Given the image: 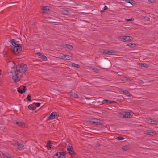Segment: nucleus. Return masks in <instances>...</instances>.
<instances>
[{
	"instance_id": "nucleus-1",
	"label": "nucleus",
	"mask_w": 158,
	"mask_h": 158,
	"mask_svg": "<svg viewBox=\"0 0 158 158\" xmlns=\"http://www.w3.org/2000/svg\"><path fill=\"white\" fill-rule=\"evenodd\" d=\"M14 65L11 68L10 72L12 75V78L15 83L19 81L23 74L27 70V67L26 64H23L16 65L13 62Z\"/></svg>"
},
{
	"instance_id": "nucleus-2",
	"label": "nucleus",
	"mask_w": 158,
	"mask_h": 158,
	"mask_svg": "<svg viewBox=\"0 0 158 158\" xmlns=\"http://www.w3.org/2000/svg\"><path fill=\"white\" fill-rule=\"evenodd\" d=\"M90 123H93L96 125H103V122L102 120L93 118H90L89 121Z\"/></svg>"
},
{
	"instance_id": "nucleus-3",
	"label": "nucleus",
	"mask_w": 158,
	"mask_h": 158,
	"mask_svg": "<svg viewBox=\"0 0 158 158\" xmlns=\"http://www.w3.org/2000/svg\"><path fill=\"white\" fill-rule=\"evenodd\" d=\"M22 49V48L20 45L18 46H15V47H13L11 50L15 54L17 55L21 52Z\"/></svg>"
},
{
	"instance_id": "nucleus-4",
	"label": "nucleus",
	"mask_w": 158,
	"mask_h": 158,
	"mask_svg": "<svg viewBox=\"0 0 158 158\" xmlns=\"http://www.w3.org/2000/svg\"><path fill=\"white\" fill-rule=\"evenodd\" d=\"M120 40L122 41L128 42L133 40V38L131 36L123 35L120 37Z\"/></svg>"
},
{
	"instance_id": "nucleus-5",
	"label": "nucleus",
	"mask_w": 158,
	"mask_h": 158,
	"mask_svg": "<svg viewBox=\"0 0 158 158\" xmlns=\"http://www.w3.org/2000/svg\"><path fill=\"white\" fill-rule=\"evenodd\" d=\"M120 114L121 115L123 116V118H132L133 116V114L131 112H128L123 111L120 112Z\"/></svg>"
},
{
	"instance_id": "nucleus-6",
	"label": "nucleus",
	"mask_w": 158,
	"mask_h": 158,
	"mask_svg": "<svg viewBox=\"0 0 158 158\" xmlns=\"http://www.w3.org/2000/svg\"><path fill=\"white\" fill-rule=\"evenodd\" d=\"M90 99L89 98H85V99L84 101V102L85 104L88 105H91V103L92 104L97 103H100L101 102L100 101H97L96 99H94V100L90 101Z\"/></svg>"
},
{
	"instance_id": "nucleus-7",
	"label": "nucleus",
	"mask_w": 158,
	"mask_h": 158,
	"mask_svg": "<svg viewBox=\"0 0 158 158\" xmlns=\"http://www.w3.org/2000/svg\"><path fill=\"white\" fill-rule=\"evenodd\" d=\"M110 62L109 60H104L102 61L101 64L103 68H105L110 66Z\"/></svg>"
},
{
	"instance_id": "nucleus-8",
	"label": "nucleus",
	"mask_w": 158,
	"mask_h": 158,
	"mask_svg": "<svg viewBox=\"0 0 158 158\" xmlns=\"http://www.w3.org/2000/svg\"><path fill=\"white\" fill-rule=\"evenodd\" d=\"M58 115L57 113L56 112H54L50 114V116L48 117L47 119L48 120H50L57 118Z\"/></svg>"
},
{
	"instance_id": "nucleus-9",
	"label": "nucleus",
	"mask_w": 158,
	"mask_h": 158,
	"mask_svg": "<svg viewBox=\"0 0 158 158\" xmlns=\"http://www.w3.org/2000/svg\"><path fill=\"white\" fill-rule=\"evenodd\" d=\"M67 150L68 152V153H69L72 156H75V155L77 156L76 153L74 152L73 148L72 147L70 146H68L67 148Z\"/></svg>"
},
{
	"instance_id": "nucleus-10",
	"label": "nucleus",
	"mask_w": 158,
	"mask_h": 158,
	"mask_svg": "<svg viewBox=\"0 0 158 158\" xmlns=\"http://www.w3.org/2000/svg\"><path fill=\"white\" fill-rule=\"evenodd\" d=\"M144 134L145 135L153 136L157 134L156 132L154 131L147 130L144 132Z\"/></svg>"
},
{
	"instance_id": "nucleus-11",
	"label": "nucleus",
	"mask_w": 158,
	"mask_h": 158,
	"mask_svg": "<svg viewBox=\"0 0 158 158\" xmlns=\"http://www.w3.org/2000/svg\"><path fill=\"white\" fill-rule=\"evenodd\" d=\"M26 91V87L25 86H21L17 88L18 92L21 94L25 92Z\"/></svg>"
},
{
	"instance_id": "nucleus-12",
	"label": "nucleus",
	"mask_w": 158,
	"mask_h": 158,
	"mask_svg": "<svg viewBox=\"0 0 158 158\" xmlns=\"http://www.w3.org/2000/svg\"><path fill=\"white\" fill-rule=\"evenodd\" d=\"M102 53L104 54L110 55L112 53H114V51L113 50H109L107 49H103Z\"/></svg>"
},
{
	"instance_id": "nucleus-13",
	"label": "nucleus",
	"mask_w": 158,
	"mask_h": 158,
	"mask_svg": "<svg viewBox=\"0 0 158 158\" xmlns=\"http://www.w3.org/2000/svg\"><path fill=\"white\" fill-rule=\"evenodd\" d=\"M10 42L14 46V47H15V46H18L21 45V44L17 43L18 42L15 39H11Z\"/></svg>"
},
{
	"instance_id": "nucleus-14",
	"label": "nucleus",
	"mask_w": 158,
	"mask_h": 158,
	"mask_svg": "<svg viewBox=\"0 0 158 158\" xmlns=\"http://www.w3.org/2000/svg\"><path fill=\"white\" fill-rule=\"evenodd\" d=\"M15 145H17V148L19 150H22L24 149V146L23 145L18 142H15Z\"/></svg>"
},
{
	"instance_id": "nucleus-15",
	"label": "nucleus",
	"mask_w": 158,
	"mask_h": 158,
	"mask_svg": "<svg viewBox=\"0 0 158 158\" xmlns=\"http://www.w3.org/2000/svg\"><path fill=\"white\" fill-rule=\"evenodd\" d=\"M14 124L17 125L18 126L21 127H24L25 126L24 123L21 122H17L16 121H14Z\"/></svg>"
},
{
	"instance_id": "nucleus-16",
	"label": "nucleus",
	"mask_w": 158,
	"mask_h": 158,
	"mask_svg": "<svg viewBox=\"0 0 158 158\" xmlns=\"http://www.w3.org/2000/svg\"><path fill=\"white\" fill-rule=\"evenodd\" d=\"M148 123L152 125H158V121L156 120H154L152 119H149L148 120Z\"/></svg>"
},
{
	"instance_id": "nucleus-17",
	"label": "nucleus",
	"mask_w": 158,
	"mask_h": 158,
	"mask_svg": "<svg viewBox=\"0 0 158 158\" xmlns=\"http://www.w3.org/2000/svg\"><path fill=\"white\" fill-rule=\"evenodd\" d=\"M59 158H66L65 153L64 152H58Z\"/></svg>"
},
{
	"instance_id": "nucleus-18",
	"label": "nucleus",
	"mask_w": 158,
	"mask_h": 158,
	"mask_svg": "<svg viewBox=\"0 0 158 158\" xmlns=\"http://www.w3.org/2000/svg\"><path fill=\"white\" fill-rule=\"evenodd\" d=\"M38 56L39 58H40L42 60L44 61H45L47 60V58L46 56L44 55H42V54L40 53H38Z\"/></svg>"
},
{
	"instance_id": "nucleus-19",
	"label": "nucleus",
	"mask_w": 158,
	"mask_h": 158,
	"mask_svg": "<svg viewBox=\"0 0 158 158\" xmlns=\"http://www.w3.org/2000/svg\"><path fill=\"white\" fill-rule=\"evenodd\" d=\"M63 47L64 48H67L70 50H72L73 48V47L71 45L69 44H65L63 45Z\"/></svg>"
},
{
	"instance_id": "nucleus-20",
	"label": "nucleus",
	"mask_w": 158,
	"mask_h": 158,
	"mask_svg": "<svg viewBox=\"0 0 158 158\" xmlns=\"http://www.w3.org/2000/svg\"><path fill=\"white\" fill-rule=\"evenodd\" d=\"M0 155L1 156V157L2 158H14L13 156H7L1 152L0 153Z\"/></svg>"
},
{
	"instance_id": "nucleus-21",
	"label": "nucleus",
	"mask_w": 158,
	"mask_h": 158,
	"mask_svg": "<svg viewBox=\"0 0 158 158\" xmlns=\"http://www.w3.org/2000/svg\"><path fill=\"white\" fill-rule=\"evenodd\" d=\"M125 1L127 3L131 4L132 5L136 4V2L133 0H126Z\"/></svg>"
},
{
	"instance_id": "nucleus-22",
	"label": "nucleus",
	"mask_w": 158,
	"mask_h": 158,
	"mask_svg": "<svg viewBox=\"0 0 158 158\" xmlns=\"http://www.w3.org/2000/svg\"><path fill=\"white\" fill-rule=\"evenodd\" d=\"M115 102H114V101H110L109 100H107V99H105V100H103L102 102H101V103L102 104H104L106 103H114Z\"/></svg>"
},
{
	"instance_id": "nucleus-23",
	"label": "nucleus",
	"mask_w": 158,
	"mask_h": 158,
	"mask_svg": "<svg viewBox=\"0 0 158 158\" xmlns=\"http://www.w3.org/2000/svg\"><path fill=\"white\" fill-rule=\"evenodd\" d=\"M42 10H43V13H47L48 11H49V9L47 8V6H43Z\"/></svg>"
},
{
	"instance_id": "nucleus-24",
	"label": "nucleus",
	"mask_w": 158,
	"mask_h": 158,
	"mask_svg": "<svg viewBox=\"0 0 158 158\" xmlns=\"http://www.w3.org/2000/svg\"><path fill=\"white\" fill-rule=\"evenodd\" d=\"M35 103H34L32 104H30V110H31L33 111L36 109V107L35 105Z\"/></svg>"
},
{
	"instance_id": "nucleus-25",
	"label": "nucleus",
	"mask_w": 158,
	"mask_h": 158,
	"mask_svg": "<svg viewBox=\"0 0 158 158\" xmlns=\"http://www.w3.org/2000/svg\"><path fill=\"white\" fill-rule=\"evenodd\" d=\"M69 93L71 94V95L72 97L75 98H79L77 94L75 93H72L71 92H70Z\"/></svg>"
},
{
	"instance_id": "nucleus-26",
	"label": "nucleus",
	"mask_w": 158,
	"mask_h": 158,
	"mask_svg": "<svg viewBox=\"0 0 158 158\" xmlns=\"http://www.w3.org/2000/svg\"><path fill=\"white\" fill-rule=\"evenodd\" d=\"M130 149L129 146L128 145H125L122 148V149L124 151L128 150Z\"/></svg>"
},
{
	"instance_id": "nucleus-27",
	"label": "nucleus",
	"mask_w": 158,
	"mask_h": 158,
	"mask_svg": "<svg viewBox=\"0 0 158 158\" xmlns=\"http://www.w3.org/2000/svg\"><path fill=\"white\" fill-rule=\"evenodd\" d=\"M139 65L141 67L146 68H147L148 66V64L145 63H140L139 64Z\"/></svg>"
},
{
	"instance_id": "nucleus-28",
	"label": "nucleus",
	"mask_w": 158,
	"mask_h": 158,
	"mask_svg": "<svg viewBox=\"0 0 158 158\" xmlns=\"http://www.w3.org/2000/svg\"><path fill=\"white\" fill-rule=\"evenodd\" d=\"M127 46H130L131 47L134 48L136 46V44H135L130 43L126 45Z\"/></svg>"
},
{
	"instance_id": "nucleus-29",
	"label": "nucleus",
	"mask_w": 158,
	"mask_h": 158,
	"mask_svg": "<svg viewBox=\"0 0 158 158\" xmlns=\"http://www.w3.org/2000/svg\"><path fill=\"white\" fill-rule=\"evenodd\" d=\"M62 13L63 15H67L69 14V10H64L62 11Z\"/></svg>"
},
{
	"instance_id": "nucleus-30",
	"label": "nucleus",
	"mask_w": 158,
	"mask_h": 158,
	"mask_svg": "<svg viewBox=\"0 0 158 158\" xmlns=\"http://www.w3.org/2000/svg\"><path fill=\"white\" fill-rule=\"evenodd\" d=\"M71 66L77 68H79L80 67V66L79 64L74 63H72Z\"/></svg>"
},
{
	"instance_id": "nucleus-31",
	"label": "nucleus",
	"mask_w": 158,
	"mask_h": 158,
	"mask_svg": "<svg viewBox=\"0 0 158 158\" xmlns=\"http://www.w3.org/2000/svg\"><path fill=\"white\" fill-rule=\"evenodd\" d=\"M51 142L50 141H49L47 143L46 146L48 148H51L52 145L51 144Z\"/></svg>"
},
{
	"instance_id": "nucleus-32",
	"label": "nucleus",
	"mask_w": 158,
	"mask_h": 158,
	"mask_svg": "<svg viewBox=\"0 0 158 158\" xmlns=\"http://www.w3.org/2000/svg\"><path fill=\"white\" fill-rule=\"evenodd\" d=\"M124 94L127 96H130L131 95V94L129 92L126 90H124Z\"/></svg>"
},
{
	"instance_id": "nucleus-33",
	"label": "nucleus",
	"mask_w": 158,
	"mask_h": 158,
	"mask_svg": "<svg viewBox=\"0 0 158 158\" xmlns=\"http://www.w3.org/2000/svg\"><path fill=\"white\" fill-rule=\"evenodd\" d=\"M92 70L93 72H95L96 73H98L99 71V70L98 69H97L95 68H94L92 69Z\"/></svg>"
},
{
	"instance_id": "nucleus-34",
	"label": "nucleus",
	"mask_w": 158,
	"mask_h": 158,
	"mask_svg": "<svg viewBox=\"0 0 158 158\" xmlns=\"http://www.w3.org/2000/svg\"><path fill=\"white\" fill-rule=\"evenodd\" d=\"M129 81H131L132 82H133L134 81V80L133 79H131L128 78L126 77V81L129 82Z\"/></svg>"
},
{
	"instance_id": "nucleus-35",
	"label": "nucleus",
	"mask_w": 158,
	"mask_h": 158,
	"mask_svg": "<svg viewBox=\"0 0 158 158\" xmlns=\"http://www.w3.org/2000/svg\"><path fill=\"white\" fill-rule=\"evenodd\" d=\"M108 8L106 6H105L104 7L103 10L101 11V14H102V12H104V11L108 10Z\"/></svg>"
},
{
	"instance_id": "nucleus-36",
	"label": "nucleus",
	"mask_w": 158,
	"mask_h": 158,
	"mask_svg": "<svg viewBox=\"0 0 158 158\" xmlns=\"http://www.w3.org/2000/svg\"><path fill=\"white\" fill-rule=\"evenodd\" d=\"M58 152H57L56 154H54L53 157V158H59V156H58Z\"/></svg>"
},
{
	"instance_id": "nucleus-37",
	"label": "nucleus",
	"mask_w": 158,
	"mask_h": 158,
	"mask_svg": "<svg viewBox=\"0 0 158 158\" xmlns=\"http://www.w3.org/2000/svg\"><path fill=\"white\" fill-rule=\"evenodd\" d=\"M125 20L126 22L133 21L134 20V18H131L129 19H126Z\"/></svg>"
},
{
	"instance_id": "nucleus-38",
	"label": "nucleus",
	"mask_w": 158,
	"mask_h": 158,
	"mask_svg": "<svg viewBox=\"0 0 158 158\" xmlns=\"http://www.w3.org/2000/svg\"><path fill=\"white\" fill-rule=\"evenodd\" d=\"M117 139L118 140H121L124 139V138L122 137H118Z\"/></svg>"
},
{
	"instance_id": "nucleus-39",
	"label": "nucleus",
	"mask_w": 158,
	"mask_h": 158,
	"mask_svg": "<svg viewBox=\"0 0 158 158\" xmlns=\"http://www.w3.org/2000/svg\"><path fill=\"white\" fill-rule=\"evenodd\" d=\"M144 19L146 21H148L150 20V18L147 16L144 17Z\"/></svg>"
},
{
	"instance_id": "nucleus-40",
	"label": "nucleus",
	"mask_w": 158,
	"mask_h": 158,
	"mask_svg": "<svg viewBox=\"0 0 158 158\" xmlns=\"http://www.w3.org/2000/svg\"><path fill=\"white\" fill-rule=\"evenodd\" d=\"M41 104V103H35V106L36 107H39L40 105Z\"/></svg>"
},
{
	"instance_id": "nucleus-41",
	"label": "nucleus",
	"mask_w": 158,
	"mask_h": 158,
	"mask_svg": "<svg viewBox=\"0 0 158 158\" xmlns=\"http://www.w3.org/2000/svg\"><path fill=\"white\" fill-rule=\"evenodd\" d=\"M29 2H28L27 3H26L25 6L26 7V9H29L30 8L29 6Z\"/></svg>"
},
{
	"instance_id": "nucleus-42",
	"label": "nucleus",
	"mask_w": 158,
	"mask_h": 158,
	"mask_svg": "<svg viewBox=\"0 0 158 158\" xmlns=\"http://www.w3.org/2000/svg\"><path fill=\"white\" fill-rule=\"evenodd\" d=\"M71 58V57L70 56L67 55V57H66V60H70Z\"/></svg>"
},
{
	"instance_id": "nucleus-43",
	"label": "nucleus",
	"mask_w": 158,
	"mask_h": 158,
	"mask_svg": "<svg viewBox=\"0 0 158 158\" xmlns=\"http://www.w3.org/2000/svg\"><path fill=\"white\" fill-rule=\"evenodd\" d=\"M126 77H121V79L122 81H126Z\"/></svg>"
},
{
	"instance_id": "nucleus-44",
	"label": "nucleus",
	"mask_w": 158,
	"mask_h": 158,
	"mask_svg": "<svg viewBox=\"0 0 158 158\" xmlns=\"http://www.w3.org/2000/svg\"><path fill=\"white\" fill-rule=\"evenodd\" d=\"M124 90H123L122 89H121L120 90V91H119V92L121 94H122L123 93H124Z\"/></svg>"
},
{
	"instance_id": "nucleus-45",
	"label": "nucleus",
	"mask_w": 158,
	"mask_h": 158,
	"mask_svg": "<svg viewBox=\"0 0 158 158\" xmlns=\"http://www.w3.org/2000/svg\"><path fill=\"white\" fill-rule=\"evenodd\" d=\"M67 55H64L62 57V59H64L65 58L67 57Z\"/></svg>"
},
{
	"instance_id": "nucleus-46",
	"label": "nucleus",
	"mask_w": 158,
	"mask_h": 158,
	"mask_svg": "<svg viewBox=\"0 0 158 158\" xmlns=\"http://www.w3.org/2000/svg\"><path fill=\"white\" fill-rule=\"evenodd\" d=\"M148 2H149L150 3H153L154 2H155L154 0H148Z\"/></svg>"
},
{
	"instance_id": "nucleus-47",
	"label": "nucleus",
	"mask_w": 158,
	"mask_h": 158,
	"mask_svg": "<svg viewBox=\"0 0 158 158\" xmlns=\"http://www.w3.org/2000/svg\"><path fill=\"white\" fill-rule=\"evenodd\" d=\"M27 99L28 101H30V94H28L27 96Z\"/></svg>"
},
{
	"instance_id": "nucleus-48",
	"label": "nucleus",
	"mask_w": 158,
	"mask_h": 158,
	"mask_svg": "<svg viewBox=\"0 0 158 158\" xmlns=\"http://www.w3.org/2000/svg\"><path fill=\"white\" fill-rule=\"evenodd\" d=\"M140 82L142 84H143L144 83V82L142 80H141L140 81Z\"/></svg>"
},
{
	"instance_id": "nucleus-49",
	"label": "nucleus",
	"mask_w": 158,
	"mask_h": 158,
	"mask_svg": "<svg viewBox=\"0 0 158 158\" xmlns=\"http://www.w3.org/2000/svg\"><path fill=\"white\" fill-rule=\"evenodd\" d=\"M28 108L30 109V105L28 106Z\"/></svg>"
},
{
	"instance_id": "nucleus-50",
	"label": "nucleus",
	"mask_w": 158,
	"mask_h": 158,
	"mask_svg": "<svg viewBox=\"0 0 158 158\" xmlns=\"http://www.w3.org/2000/svg\"><path fill=\"white\" fill-rule=\"evenodd\" d=\"M31 96H30V101H31Z\"/></svg>"
}]
</instances>
